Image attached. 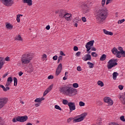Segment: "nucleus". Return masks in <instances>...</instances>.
<instances>
[{
    "mask_svg": "<svg viewBox=\"0 0 125 125\" xmlns=\"http://www.w3.org/2000/svg\"><path fill=\"white\" fill-rule=\"evenodd\" d=\"M120 120L122 121V122H125V116H122L120 117Z\"/></svg>",
    "mask_w": 125,
    "mask_h": 125,
    "instance_id": "47",
    "label": "nucleus"
},
{
    "mask_svg": "<svg viewBox=\"0 0 125 125\" xmlns=\"http://www.w3.org/2000/svg\"><path fill=\"white\" fill-rule=\"evenodd\" d=\"M81 6L83 13L85 14L89 12V7L86 5V3L83 2L81 3Z\"/></svg>",
    "mask_w": 125,
    "mask_h": 125,
    "instance_id": "6",
    "label": "nucleus"
},
{
    "mask_svg": "<svg viewBox=\"0 0 125 125\" xmlns=\"http://www.w3.org/2000/svg\"><path fill=\"white\" fill-rule=\"evenodd\" d=\"M16 41H20V42H23V39L21 37V35H18L15 37Z\"/></svg>",
    "mask_w": 125,
    "mask_h": 125,
    "instance_id": "26",
    "label": "nucleus"
},
{
    "mask_svg": "<svg viewBox=\"0 0 125 125\" xmlns=\"http://www.w3.org/2000/svg\"><path fill=\"white\" fill-rule=\"evenodd\" d=\"M82 20L83 22H86V19L84 17L82 18Z\"/></svg>",
    "mask_w": 125,
    "mask_h": 125,
    "instance_id": "50",
    "label": "nucleus"
},
{
    "mask_svg": "<svg viewBox=\"0 0 125 125\" xmlns=\"http://www.w3.org/2000/svg\"><path fill=\"white\" fill-rule=\"evenodd\" d=\"M54 77L52 75H50L48 77V80H52L53 79Z\"/></svg>",
    "mask_w": 125,
    "mask_h": 125,
    "instance_id": "53",
    "label": "nucleus"
},
{
    "mask_svg": "<svg viewBox=\"0 0 125 125\" xmlns=\"http://www.w3.org/2000/svg\"><path fill=\"white\" fill-rule=\"evenodd\" d=\"M62 71V63H60L56 70V76H59Z\"/></svg>",
    "mask_w": 125,
    "mask_h": 125,
    "instance_id": "12",
    "label": "nucleus"
},
{
    "mask_svg": "<svg viewBox=\"0 0 125 125\" xmlns=\"http://www.w3.org/2000/svg\"><path fill=\"white\" fill-rule=\"evenodd\" d=\"M12 122H13V123H16V122H18L17 121V118H16V119H15V118L13 119Z\"/></svg>",
    "mask_w": 125,
    "mask_h": 125,
    "instance_id": "59",
    "label": "nucleus"
},
{
    "mask_svg": "<svg viewBox=\"0 0 125 125\" xmlns=\"http://www.w3.org/2000/svg\"><path fill=\"white\" fill-rule=\"evenodd\" d=\"M7 87H4V86H3L2 84H0V87H1V88H2L3 91H7V90H9V89H10V88H9V87H8V86H6Z\"/></svg>",
    "mask_w": 125,
    "mask_h": 125,
    "instance_id": "21",
    "label": "nucleus"
},
{
    "mask_svg": "<svg viewBox=\"0 0 125 125\" xmlns=\"http://www.w3.org/2000/svg\"><path fill=\"white\" fill-rule=\"evenodd\" d=\"M73 86L75 88H77V87L79 86V84H78V83H74L73 84Z\"/></svg>",
    "mask_w": 125,
    "mask_h": 125,
    "instance_id": "40",
    "label": "nucleus"
},
{
    "mask_svg": "<svg viewBox=\"0 0 125 125\" xmlns=\"http://www.w3.org/2000/svg\"><path fill=\"white\" fill-rule=\"evenodd\" d=\"M112 76L113 80H116V79H117V77L119 76V73H118V72H114Z\"/></svg>",
    "mask_w": 125,
    "mask_h": 125,
    "instance_id": "29",
    "label": "nucleus"
},
{
    "mask_svg": "<svg viewBox=\"0 0 125 125\" xmlns=\"http://www.w3.org/2000/svg\"><path fill=\"white\" fill-rule=\"evenodd\" d=\"M106 57L107 56L106 55L103 54L100 59V61H105V60H106Z\"/></svg>",
    "mask_w": 125,
    "mask_h": 125,
    "instance_id": "25",
    "label": "nucleus"
},
{
    "mask_svg": "<svg viewBox=\"0 0 125 125\" xmlns=\"http://www.w3.org/2000/svg\"><path fill=\"white\" fill-rule=\"evenodd\" d=\"M44 100V98H36V99L35 100V102L36 103H41L42 101H43V100Z\"/></svg>",
    "mask_w": 125,
    "mask_h": 125,
    "instance_id": "20",
    "label": "nucleus"
},
{
    "mask_svg": "<svg viewBox=\"0 0 125 125\" xmlns=\"http://www.w3.org/2000/svg\"><path fill=\"white\" fill-rule=\"evenodd\" d=\"M125 19H122L121 20H119L118 21V24H122V23H124V22H125Z\"/></svg>",
    "mask_w": 125,
    "mask_h": 125,
    "instance_id": "41",
    "label": "nucleus"
},
{
    "mask_svg": "<svg viewBox=\"0 0 125 125\" xmlns=\"http://www.w3.org/2000/svg\"><path fill=\"white\" fill-rule=\"evenodd\" d=\"M62 59H63V57L62 56H60L58 57V60L57 63H60V61H62Z\"/></svg>",
    "mask_w": 125,
    "mask_h": 125,
    "instance_id": "37",
    "label": "nucleus"
},
{
    "mask_svg": "<svg viewBox=\"0 0 125 125\" xmlns=\"http://www.w3.org/2000/svg\"><path fill=\"white\" fill-rule=\"evenodd\" d=\"M23 3H27V5L31 6L33 5V1L32 0H22Z\"/></svg>",
    "mask_w": 125,
    "mask_h": 125,
    "instance_id": "17",
    "label": "nucleus"
},
{
    "mask_svg": "<svg viewBox=\"0 0 125 125\" xmlns=\"http://www.w3.org/2000/svg\"><path fill=\"white\" fill-rule=\"evenodd\" d=\"M60 54H61V55H62L63 56H65L66 55H65V54H64V53H63V51H61L60 52Z\"/></svg>",
    "mask_w": 125,
    "mask_h": 125,
    "instance_id": "57",
    "label": "nucleus"
},
{
    "mask_svg": "<svg viewBox=\"0 0 125 125\" xmlns=\"http://www.w3.org/2000/svg\"><path fill=\"white\" fill-rule=\"evenodd\" d=\"M73 50L74 51H78V50H79V48L78 47V46H75L73 48Z\"/></svg>",
    "mask_w": 125,
    "mask_h": 125,
    "instance_id": "46",
    "label": "nucleus"
},
{
    "mask_svg": "<svg viewBox=\"0 0 125 125\" xmlns=\"http://www.w3.org/2000/svg\"><path fill=\"white\" fill-rule=\"evenodd\" d=\"M122 51H117V52L116 53V57H118V58H121L122 57V56H121V54H122Z\"/></svg>",
    "mask_w": 125,
    "mask_h": 125,
    "instance_id": "27",
    "label": "nucleus"
},
{
    "mask_svg": "<svg viewBox=\"0 0 125 125\" xmlns=\"http://www.w3.org/2000/svg\"><path fill=\"white\" fill-rule=\"evenodd\" d=\"M91 55L93 56V57H97L98 56V54L97 53H96L95 52H92Z\"/></svg>",
    "mask_w": 125,
    "mask_h": 125,
    "instance_id": "39",
    "label": "nucleus"
},
{
    "mask_svg": "<svg viewBox=\"0 0 125 125\" xmlns=\"http://www.w3.org/2000/svg\"><path fill=\"white\" fill-rule=\"evenodd\" d=\"M62 104H64V105H68L69 104V102L67 101V100H62Z\"/></svg>",
    "mask_w": 125,
    "mask_h": 125,
    "instance_id": "36",
    "label": "nucleus"
},
{
    "mask_svg": "<svg viewBox=\"0 0 125 125\" xmlns=\"http://www.w3.org/2000/svg\"><path fill=\"white\" fill-rule=\"evenodd\" d=\"M94 43V40H92L87 42L85 45L86 48H91V46H93Z\"/></svg>",
    "mask_w": 125,
    "mask_h": 125,
    "instance_id": "14",
    "label": "nucleus"
},
{
    "mask_svg": "<svg viewBox=\"0 0 125 125\" xmlns=\"http://www.w3.org/2000/svg\"><path fill=\"white\" fill-rule=\"evenodd\" d=\"M81 52H78L77 53H76V56L79 57V56H81Z\"/></svg>",
    "mask_w": 125,
    "mask_h": 125,
    "instance_id": "55",
    "label": "nucleus"
},
{
    "mask_svg": "<svg viewBox=\"0 0 125 125\" xmlns=\"http://www.w3.org/2000/svg\"><path fill=\"white\" fill-rule=\"evenodd\" d=\"M87 64V65H89V68H90V69H92V68H93L94 66V64L90 62H88Z\"/></svg>",
    "mask_w": 125,
    "mask_h": 125,
    "instance_id": "28",
    "label": "nucleus"
},
{
    "mask_svg": "<svg viewBox=\"0 0 125 125\" xmlns=\"http://www.w3.org/2000/svg\"><path fill=\"white\" fill-rule=\"evenodd\" d=\"M28 120V116L27 115L24 116H19L17 117V121L21 123H24Z\"/></svg>",
    "mask_w": 125,
    "mask_h": 125,
    "instance_id": "9",
    "label": "nucleus"
},
{
    "mask_svg": "<svg viewBox=\"0 0 125 125\" xmlns=\"http://www.w3.org/2000/svg\"><path fill=\"white\" fill-rule=\"evenodd\" d=\"M52 87H53V84L50 85L44 92L43 93V96H45L52 89Z\"/></svg>",
    "mask_w": 125,
    "mask_h": 125,
    "instance_id": "15",
    "label": "nucleus"
},
{
    "mask_svg": "<svg viewBox=\"0 0 125 125\" xmlns=\"http://www.w3.org/2000/svg\"><path fill=\"white\" fill-rule=\"evenodd\" d=\"M55 108L57 110H60V111H62V108H61V107H60V106L58 105H55Z\"/></svg>",
    "mask_w": 125,
    "mask_h": 125,
    "instance_id": "38",
    "label": "nucleus"
},
{
    "mask_svg": "<svg viewBox=\"0 0 125 125\" xmlns=\"http://www.w3.org/2000/svg\"><path fill=\"white\" fill-rule=\"evenodd\" d=\"M87 115V113H83L81 114L80 118L74 119L73 120V123H79V122H82V121H83V119H84V117Z\"/></svg>",
    "mask_w": 125,
    "mask_h": 125,
    "instance_id": "8",
    "label": "nucleus"
},
{
    "mask_svg": "<svg viewBox=\"0 0 125 125\" xmlns=\"http://www.w3.org/2000/svg\"><path fill=\"white\" fill-rule=\"evenodd\" d=\"M121 55H122V57H125V51H122V54H121Z\"/></svg>",
    "mask_w": 125,
    "mask_h": 125,
    "instance_id": "56",
    "label": "nucleus"
},
{
    "mask_svg": "<svg viewBox=\"0 0 125 125\" xmlns=\"http://www.w3.org/2000/svg\"><path fill=\"white\" fill-rule=\"evenodd\" d=\"M118 50H119L120 51H121V52L124 51V49L123 48V47H122L121 46L118 47Z\"/></svg>",
    "mask_w": 125,
    "mask_h": 125,
    "instance_id": "52",
    "label": "nucleus"
},
{
    "mask_svg": "<svg viewBox=\"0 0 125 125\" xmlns=\"http://www.w3.org/2000/svg\"><path fill=\"white\" fill-rule=\"evenodd\" d=\"M104 101L105 103H107V104H108V106H112V105L114 104V102L113 101V100H112L111 98L109 97H104Z\"/></svg>",
    "mask_w": 125,
    "mask_h": 125,
    "instance_id": "7",
    "label": "nucleus"
},
{
    "mask_svg": "<svg viewBox=\"0 0 125 125\" xmlns=\"http://www.w3.org/2000/svg\"><path fill=\"white\" fill-rule=\"evenodd\" d=\"M71 14L66 13L65 14V16L64 17V18H65V20H66L67 21H69L71 20Z\"/></svg>",
    "mask_w": 125,
    "mask_h": 125,
    "instance_id": "19",
    "label": "nucleus"
},
{
    "mask_svg": "<svg viewBox=\"0 0 125 125\" xmlns=\"http://www.w3.org/2000/svg\"><path fill=\"white\" fill-rule=\"evenodd\" d=\"M111 51L113 54H117V52H118V49L116 47H114L112 50Z\"/></svg>",
    "mask_w": 125,
    "mask_h": 125,
    "instance_id": "30",
    "label": "nucleus"
},
{
    "mask_svg": "<svg viewBox=\"0 0 125 125\" xmlns=\"http://www.w3.org/2000/svg\"><path fill=\"white\" fill-rule=\"evenodd\" d=\"M33 59L32 55L26 53L22 56L21 58V63L23 64H29L31 62V60Z\"/></svg>",
    "mask_w": 125,
    "mask_h": 125,
    "instance_id": "3",
    "label": "nucleus"
},
{
    "mask_svg": "<svg viewBox=\"0 0 125 125\" xmlns=\"http://www.w3.org/2000/svg\"><path fill=\"white\" fill-rule=\"evenodd\" d=\"M83 61H91V56L90 54H86L82 58Z\"/></svg>",
    "mask_w": 125,
    "mask_h": 125,
    "instance_id": "13",
    "label": "nucleus"
},
{
    "mask_svg": "<svg viewBox=\"0 0 125 125\" xmlns=\"http://www.w3.org/2000/svg\"><path fill=\"white\" fill-rule=\"evenodd\" d=\"M112 0H106V5H108L109 4V3H110V2H111V1Z\"/></svg>",
    "mask_w": 125,
    "mask_h": 125,
    "instance_id": "58",
    "label": "nucleus"
},
{
    "mask_svg": "<svg viewBox=\"0 0 125 125\" xmlns=\"http://www.w3.org/2000/svg\"><path fill=\"white\" fill-rule=\"evenodd\" d=\"M86 48V51L87 53H88L87 54H89L91 52L90 50L91 49V48Z\"/></svg>",
    "mask_w": 125,
    "mask_h": 125,
    "instance_id": "44",
    "label": "nucleus"
},
{
    "mask_svg": "<svg viewBox=\"0 0 125 125\" xmlns=\"http://www.w3.org/2000/svg\"><path fill=\"white\" fill-rule=\"evenodd\" d=\"M118 87L120 90H123V89H124V85H119Z\"/></svg>",
    "mask_w": 125,
    "mask_h": 125,
    "instance_id": "45",
    "label": "nucleus"
},
{
    "mask_svg": "<svg viewBox=\"0 0 125 125\" xmlns=\"http://www.w3.org/2000/svg\"><path fill=\"white\" fill-rule=\"evenodd\" d=\"M97 84H98V85H100V86H104V83H103V82H102V81H99L98 82Z\"/></svg>",
    "mask_w": 125,
    "mask_h": 125,
    "instance_id": "33",
    "label": "nucleus"
},
{
    "mask_svg": "<svg viewBox=\"0 0 125 125\" xmlns=\"http://www.w3.org/2000/svg\"><path fill=\"white\" fill-rule=\"evenodd\" d=\"M6 28L9 30H12L13 25H12L10 23H8L6 24Z\"/></svg>",
    "mask_w": 125,
    "mask_h": 125,
    "instance_id": "24",
    "label": "nucleus"
},
{
    "mask_svg": "<svg viewBox=\"0 0 125 125\" xmlns=\"http://www.w3.org/2000/svg\"><path fill=\"white\" fill-rule=\"evenodd\" d=\"M22 75H23V72L21 71L19 73V76H20V77H21V76H22Z\"/></svg>",
    "mask_w": 125,
    "mask_h": 125,
    "instance_id": "62",
    "label": "nucleus"
},
{
    "mask_svg": "<svg viewBox=\"0 0 125 125\" xmlns=\"http://www.w3.org/2000/svg\"><path fill=\"white\" fill-rule=\"evenodd\" d=\"M85 105V104L83 102H79V106H81V107H83V106H84Z\"/></svg>",
    "mask_w": 125,
    "mask_h": 125,
    "instance_id": "42",
    "label": "nucleus"
},
{
    "mask_svg": "<svg viewBox=\"0 0 125 125\" xmlns=\"http://www.w3.org/2000/svg\"><path fill=\"white\" fill-rule=\"evenodd\" d=\"M40 103H39L38 104H35V107H39V106H40Z\"/></svg>",
    "mask_w": 125,
    "mask_h": 125,
    "instance_id": "63",
    "label": "nucleus"
},
{
    "mask_svg": "<svg viewBox=\"0 0 125 125\" xmlns=\"http://www.w3.org/2000/svg\"><path fill=\"white\" fill-rule=\"evenodd\" d=\"M0 1L5 6H11L13 4H14L13 0H0Z\"/></svg>",
    "mask_w": 125,
    "mask_h": 125,
    "instance_id": "5",
    "label": "nucleus"
},
{
    "mask_svg": "<svg viewBox=\"0 0 125 125\" xmlns=\"http://www.w3.org/2000/svg\"><path fill=\"white\" fill-rule=\"evenodd\" d=\"M45 29H46V30H49V29H50V26H49V25H47Z\"/></svg>",
    "mask_w": 125,
    "mask_h": 125,
    "instance_id": "61",
    "label": "nucleus"
},
{
    "mask_svg": "<svg viewBox=\"0 0 125 125\" xmlns=\"http://www.w3.org/2000/svg\"><path fill=\"white\" fill-rule=\"evenodd\" d=\"M95 14L97 22L98 24H103L108 16V10L106 8L98 9L96 10Z\"/></svg>",
    "mask_w": 125,
    "mask_h": 125,
    "instance_id": "1",
    "label": "nucleus"
},
{
    "mask_svg": "<svg viewBox=\"0 0 125 125\" xmlns=\"http://www.w3.org/2000/svg\"><path fill=\"white\" fill-rule=\"evenodd\" d=\"M4 60V58H0V70H1V68H2V66H3V61Z\"/></svg>",
    "mask_w": 125,
    "mask_h": 125,
    "instance_id": "23",
    "label": "nucleus"
},
{
    "mask_svg": "<svg viewBox=\"0 0 125 125\" xmlns=\"http://www.w3.org/2000/svg\"><path fill=\"white\" fill-rule=\"evenodd\" d=\"M77 70L78 72H81V71H82V67H81V66H78L77 67Z\"/></svg>",
    "mask_w": 125,
    "mask_h": 125,
    "instance_id": "49",
    "label": "nucleus"
},
{
    "mask_svg": "<svg viewBox=\"0 0 125 125\" xmlns=\"http://www.w3.org/2000/svg\"><path fill=\"white\" fill-rule=\"evenodd\" d=\"M68 106L70 113L73 112V111L76 110V105L75 104V103L69 102L68 103Z\"/></svg>",
    "mask_w": 125,
    "mask_h": 125,
    "instance_id": "11",
    "label": "nucleus"
},
{
    "mask_svg": "<svg viewBox=\"0 0 125 125\" xmlns=\"http://www.w3.org/2000/svg\"><path fill=\"white\" fill-rule=\"evenodd\" d=\"M21 16H23V15L20 14L17 15V21L18 23L20 22V17Z\"/></svg>",
    "mask_w": 125,
    "mask_h": 125,
    "instance_id": "31",
    "label": "nucleus"
},
{
    "mask_svg": "<svg viewBox=\"0 0 125 125\" xmlns=\"http://www.w3.org/2000/svg\"><path fill=\"white\" fill-rule=\"evenodd\" d=\"M66 13H67L66 11L61 10L59 13V17L61 18H64V17L66 15Z\"/></svg>",
    "mask_w": 125,
    "mask_h": 125,
    "instance_id": "16",
    "label": "nucleus"
},
{
    "mask_svg": "<svg viewBox=\"0 0 125 125\" xmlns=\"http://www.w3.org/2000/svg\"><path fill=\"white\" fill-rule=\"evenodd\" d=\"M53 60H54L55 61L57 60V59H58V56H57V55L54 56V57H53Z\"/></svg>",
    "mask_w": 125,
    "mask_h": 125,
    "instance_id": "48",
    "label": "nucleus"
},
{
    "mask_svg": "<svg viewBox=\"0 0 125 125\" xmlns=\"http://www.w3.org/2000/svg\"><path fill=\"white\" fill-rule=\"evenodd\" d=\"M5 61H9V57H7L5 58Z\"/></svg>",
    "mask_w": 125,
    "mask_h": 125,
    "instance_id": "64",
    "label": "nucleus"
},
{
    "mask_svg": "<svg viewBox=\"0 0 125 125\" xmlns=\"http://www.w3.org/2000/svg\"><path fill=\"white\" fill-rule=\"evenodd\" d=\"M14 85L15 86H16V85H17V83L18 82V81L17 80V78L16 77H14Z\"/></svg>",
    "mask_w": 125,
    "mask_h": 125,
    "instance_id": "34",
    "label": "nucleus"
},
{
    "mask_svg": "<svg viewBox=\"0 0 125 125\" xmlns=\"http://www.w3.org/2000/svg\"><path fill=\"white\" fill-rule=\"evenodd\" d=\"M103 32L105 35H108L109 36H113V32L111 31H108L106 29H103Z\"/></svg>",
    "mask_w": 125,
    "mask_h": 125,
    "instance_id": "22",
    "label": "nucleus"
},
{
    "mask_svg": "<svg viewBox=\"0 0 125 125\" xmlns=\"http://www.w3.org/2000/svg\"><path fill=\"white\" fill-rule=\"evenodd\" d=\"M117 59H111L107 63V68L112 69L113 67H115L118 65V62H117Z\"/></svg>",
    "mask_w": 125,
    "mask_h": 125,
    "instance_id": "4",
    "label": "nucleus"
},
{
    "mask_svg": "<svg viewBox=\"0 0 125 125\" xmlns=\"http://www.w3.org/2000/svg\"><path fill=\"white\" fill-rule=\"evenodd\" d=\"M101 3L102 6H104V5H105V3H106V0H102Z\"/></svg>",
    "mask_w": 125,
    "mask_h": 125,
    "instance_id": "43",
    "label": "nucleus"
},
{
    "mask_svg": "<svg viewBox=\"0 0 125 125\" xmlns=\"http://www.w3.org/2000/svg\"><path fill=\"white\" fill-rule=\"evenodd\" d=\"M60 91L61 92H62L66 95H68V96H72V95H76L77 94V89L73 88L72 87L68 86H62L60 88Z\"/></svg>",
    "mask_w": 125,
    "mask_h": 125,
    "instance_id": "2",
    "label": "nucleus"
},
{
    "mask_svg": "<svg viewBox=\"0 0 125 125\" xmlns=\"http://www.w3.org/2000/svg\"><path fill=\"white\" fill-rule=\"evenodd\" d=\"M68 79V72H65L64 77L63 78V81H66Z\"/></svg>",
    "mask_w": 125,
    "mask_h": 125,
    "instance_id": "35",
    "label": "nucleus"
},
{
    "mask_svg": "<svg viewBox=\"0 0 125 125\" xmlns=\"http://www.w3.org/2000/svg\"><path fill=\"white\" fill-rule=\"evenodd\" d=\"M7 102V99L6 98H0V109H1Z\"/></svg>",
    "mask_w": 125,
    "mask_h": 125,
    "instance_id": "10",
    "label": "nucleus"
},
{
    "mask_svg": "<svg viewBox=\"0 0 125 125\" xmlns=\"http://www.w3.org/2000/svg\"><path fill=\"white\" fill-rule=\"evenodd\" d=\"M47 57V56H46V54H43L42 55V58H43L44 60V59H46V58Z\"/></svg>",
    "mask_w": 125,
    "mask_h": 125,
    "instance_id": "51",
    "label": "nucleus"
},
{
    "mask_svg": "<svg viewBox=\"0 0 125 125\" xmlns=\"http://www.w3.org/2000/svg\"><path fill=\"white\" fill-rule=\"evenodd\" d=\"M91 50L92 51H96V48H95V47H92Z\"/></svg>",
    "mask_w": 125,
    "mask_h": 125,
    "instance_id": "60",
    "label": "nucleus"
},
{
    "mask_svg": "<svg viewBox=\"0 0 125 125\" xmlns=\"http://www.w3.org/2000/svg\"><path fill=\"white\" fill-rule=\"evenodd\" d=\"M11 83H12V77H8L5 86H9Z\"/></svg>",
    "mask_w": 125,
    "mask_h": 125,
    "instance_id": "18",
    "label": "nucleus"
},
{
    "mask_svg": "<svg viewBox=\"0 0 125 125\" xmlns=\"http://www.w3.org/2000/svg\"><path fill=\"white\" fill-rule=\"evenodd\" d=\"M119 99H120V100H122L123 101V105H125V98L124 96H120Z\"/></svg>",
    "mask_w": 125,
    "mask_h": 125,
    "instance_id": "32",
    "label": "nucleus"
},
{
    "mask_svg": "<svg viewBox=\"0 0 125 125\" xmlns=\"http://www.w3.org/2000/svg\"><path fill=\"white\" fill-rule=\"evenodd\" d=\"M73 118H69L67 119V123H71V121H72Z\"/></svg>",
    "mask_w": 125,
    "mask_h": 125,
    "instance_id": "54",
    "label": "nucleus"
}]
</instances>
